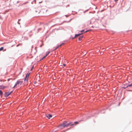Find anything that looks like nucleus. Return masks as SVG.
I'll return each mask as SVG.
<instances>
[{"label": "nucleus", "mask_w": 132, "mask_h": 132, "mask_svg": "<svg viewBox=\"0 0 132 132\" xmlns=\"http://www.w3.org/2000/svg\"><path fill=\"white\" fill-rule=\"evenodd\" d=\"M64 44L63 43L62 44H61L59 46H59V47H60V46H62V45H63V44Z\"/></svg>", "instance_id": "obj_16"}, {"label": "nucleus", "mask_w": 132, "mask_h": 132, "mask_svg": "<svg viewBox=\"0 0 132 132\" xmlns=\"http://www.w3.org/2000/svg\"><path fill=\"white\" fill-rule=\"evenodd\" d=\"M35 52L34 53L35 54L37 52V48L36 47H35Z\"/></svg>", "instance_id": "obj_12"}, {"label": "nucleus", "mask_w": 132, "mask_h": 132, "mask_svg": "<svg viewBox=\"0 0 132 132\" xmlns=\"http://www.w3.org/2000/svg\"><path fill=\"white\" fill-rule=\"evenodd\" d=\"M10 79H8V81H9V80Z\"/></svg>", "instance_id": "obj_25"}, {"label": "nucleus", "mask_w": 132, "mask_h": 132, "mask_svg": "<svg viewBox=\"0 0 132 132\" xmlns=\"http://www.w3.org/2000/svg\"><path fill=\"white\" fill-rule=\"evenodd\" d=\"M64 44L63 43L62 44H61L59 46H59V47H60V46H62V45H63V44Z\"/></svg>", "instance_id": "obj_17"}, {"label": "nucleus", "mask_w": 132, "mask_h": 132, "mask_svg": "<svg viewBox=\"0 0 132 132\" xmlns=\"http://www.w3.org/2000/svg\"><path fill=\"white\" fill-rule=\"evenodd\" d=\"M3 94V92L2 90H0V95H2Z\"/></svg>", "instance_id": "obj_13"}, {"label": "nucleus", "mask_w": 132, "mask_h": 132, "mask_svg": "<svg viewBox=\"0 0 132 132\" xmlns=\"http://www.w3.org/2000/svg\"><path fill=\"white\" fill-rule=\"evenodd\" d=\"M84 31V30H82L81 31V32H83Z\"/></svg>", "instance_id": "obj_21"}, {"label": "nucleus", "mask_w": 132, "mask_h": 132, "mask_svg": "<svg viewBox=\"0 0 132 132\" xmlns=\"http://www.w3.org/2000/svg\"><path fill=\"white\" fill-rule=\"evenodd\" d=\"M74 123L76 125V124H78L79 123V122H78L76 121V122H75Z\"/></svg>", "instance_id": "obj_15"}, {"label": "nucleus", "mask_w": 132, "mask_h": 132, "mask_svg": "<svg viewBox=\"0 0 132 132\" xmlns=\"http://www.w3.org/2000/svg\"><path fill=\"white\" fill-rule=\"evenodd\" d=\"M23 81L21 80H19L18 81L16 82V83L15 84V85L13 87V88H14L16 86H17L18 85H21V84L23 83Z\"/></svg>", "instance_id": "obj_2"}, {"label": "nucleus", "mask_w": 132, "mask_h": 132, "mask_svg": "<svg viewBox=\"0 0 132 132\" xmlns=\"http://www.w3.org/2000/svg\"><path fill=\"white\" fill-rule=\"evenodd\" d=\"M118 0H115V2H117V1Z\"/></svg>", "instance_id": "obj_23"}, {"label": "nucleus", "mask_w": 132, "mask_h": 132, "mask_svg": "<svg viewBox=\"0 0 132 132\" xmlns=\"http://www.w3.org/2000/svg\"><path fill=\"white\" fill-rule=\"evenodd\" d=\"M6 87V86H4L3 85L0 86V89H3Z\"/></svg>", "instance_id": "obj_4"}, {"label": "nucleus", "mask_w": 132, "mask_h": 132, "mask_svg": "<svg viewBox=\"0 0 132 132\" xmlns=\"http://www.w3.org/2000/svg\"><path fill=\"white\" fill-rule=\"evenodd\" d=\"M50 53V52H49L48 53H47L46 54V56L44 57L43 58H42V59L44 58L45 57H46Z\"/></svg>", "instance_id": "obj_10"}, {"label": "nucleus", "mask_w": 132, "mask_h": 132, "mask_svg": "<svg viewBox=\"0 0 132 132\" xmlns=\"http://www.w3.org/2000/svg\"><path fill=\"white\" fill-rule=\"evenodd\" d=\"M82 34V33H81V34H76L75 35V37H77L81 35Z\"/></svg>", "instance_id": "obj_9"}, {"label": "nucleus", "mask_w": 132, "mask_h": 132, "mask_svg": "<svg viewBox=\"0 0 132 132\" xmlns=\"http://www.w3.org/2000/svg\"><path fill=\"white\" fill-rule=\"evenodd\" d=\"M29 75V74L28 75L27 74L26 77V78L24 80L25 81L26 80L27 81L28 80V77Z\"/></svg>", "instance_id": "obj_5"}, {"label": "nucleus", "mask_w": 132, "mask_h": 132, "mask_svg": "<svg viewBox=\"0 0 132 132\" xmlns=\"http://www.w3.org/2000/svg\"><path fill=\"white\" fill-rule=\"evenodd\" d=\"M12 92H11L10 93H9V92H7L5 93V96L6 97H7Z\"/></svg>", "instance_id": "obj_3"}, {"label": "nucleus", "mask_w": 132, "mask_h": 132, "mask_svg": "<svg viewBox=\"0 0 132 132\" xmlns=\"http://www.w3.org/2000/svg\"><path fill=\"white\" fill-rule=\"evenodd\" d=\"M83 37V36H80L79 38V40H80L82 39V38Z\"/></svg>", "instance_id": "obj_11"}, {"label": "nucleus", "mask_w": 132, "mask_h": 132, "mask_svg": "<svg viewBox=\"0 0 132 132\" xmlns=\"http://www.w3.org/2000/svg\"><path fill=\"white\" fill-rule=\"evenodd\" d=\"M33 68H34V67H33L31 69V70H32V69Z\"/></svg>", "instance_id": "obj_22"}, {"label": "nucleus", "mask_w": 132, "mask_h": 132, "mask_svg": "<svg viewBox=\"0 0 132 132\" xmlns=\"http://www.w3.org/2000/svg\"><path fill=\"white\" fill-rule=\"evenodd\" d=\"M46 117L49 119H50V118H51L52 117V115L50 114H48L46 116Z\"/></svg>", "instance_id": "obj_6"}, {"label": "nucleus", "mask_w": 132, "mask_h": 132, "mask_svg": "<svg viewBox=\"0 0 132 132\" xmlns=\"http://www.w3.org/2000/svg\"><path fill=\"white\" fill-rule=\"evenodd\" d=\"M89 31V30H87V31H85V33H86V32H88Z\"/></svg>", "instance_id": "obj_18"}, {"label": "nucleus", "mask_w": 132, "mask_h": 132, "mask_svg": "<svg viewBox=\"0 0 132 132\" xmlns=\"http://www.w3.org/2000/svg\"><path fill=\"white\" fill-rule=\"evenodd\" d=\"M68 126V123H67V122L66 121H64L62 124L60 125L59 126V127L63 129L64 127Z\"/></svg>", "instance_id": "obj_1"}, {"label": "nucleus", "mask_w": 132, "mask_h": 132, "mask_svg": "<svg viewBox=\"0 0 132 132\" xmlns=\"http://www.w3.org/2000/svg\"><path fill=\"white\" fill-rule=\"evenodd\" d=\"M4 48V47H2L0 48V51H1L3 50Z\"/></svg>", "instance_id": "obj_14"}, {"label": "nucleus", "mask_w": 132, "mask_h": 132, "mask_svg": "<svg viewBox=\"0 0 132 132\" xmlns=\"http://www.w3.org/2000/svg\"><path fill=\"white\" fill-rule=\"evenodd\" d=\"M59 47V46H58L57 47H56L55 49V50L57 48H58Z\"/></svg>", "instance_id": "obj_19"}, {"label": "nucleus", "mask_w": 132, "mask_h": 132, "mask_svg": "<svg viewBox=\"0 0 132 132\" xmlns=\"http://www.w3.org/2000/svg\"><path fill=\"white\" fill-rule=\"evenodd\" d=\"M131 86H132V83L130 84L127 85L126 87L125 88H128L129 87H131Z\"/></svg>", "instance_id": "obj_8"}, {"label": "nucleus", "mask_w": 132, "mask_h": 132, "mask_svg": "<svg viewBox=\"0 0 132 132\" xmlns=\"http://www.w3.org/2000/svg\"><path fill=\"white\" fill-rule=\"evenodd\" d=\"M63 65L64 66H65V64H63Z\"/></svg>", "instance_id": "obj_24"}, {"label": "nucleus", "mask_w": 132, "mask_h": 132, "mask_svg": "<svg viewBox=\"0 0 132 132\" xmlns=\"http://www.w3.org/2000/svg\"><path fill=\"white\" fill-rule=\"evenodd\" d=\"M68 126H73L74 125V124L72 123L71 122H70L69 123H68Z\"/></svg>", "instance_id": "obj_7"}, {"label": "nucleus", "mask_w": 132, "mask_h": 132, "mask_svg": "<svg viewBox=\"0 0 132 132\" xmlns=\"http://www.w3.org/2000/svg\"><path fill=\"white\" fill-rule=\"evenodd\" d=\"M89 24H91V22L90 21H89Z\"/></svg>", "instance_id": "obj_20"}]
</instances>
